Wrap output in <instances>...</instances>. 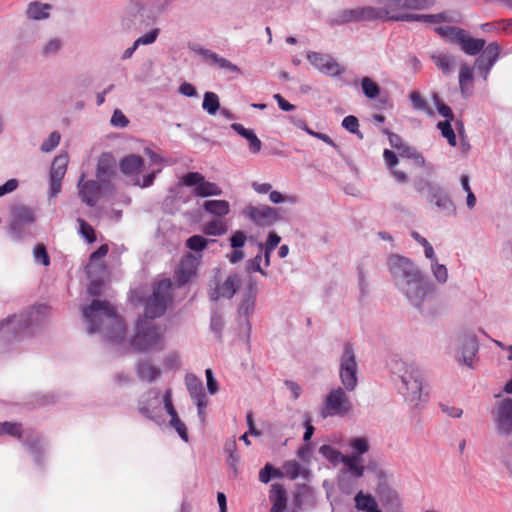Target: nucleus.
Returning a JSON list of instances; mask_svg holds the SVG:
<instances>
[{
	"label": "nucleus",
	"mask_w": 512,
	"mask_h": 512,
	"mask_svg": "<svg viewBox=\"0 0 512 512\" xmlns=\"http://www.w3.org/2000/svg\"><path fill=\"white\" fill-rule=\"evenodd\" d=\"M163 404L164 407L170 416V426L173 427L180 438L185 442H188V433L185 424L180 420L178 414L172 403V391L171 389H167L163 395Z\"/></svg>",
	"instance_id": "obj_21"
},
{
	"label": "nucleus",
	"mask_w": 512,
	"mask_h": 512,
	"mask_svg": "<svg viewBox=\"0 0 512 512\" xmlns=\"http://www.w3.org/2000/svg\"><path fill=\"white\" fill-rule=\"evenodd\" d=\"M185 382L192 400L206 396L202 381L195 375H186Z\"/></svg>",
	"instance_id": "obj_41"
},
{
	"label": "nucleus",
	"mask_w": 512,
	"mask_h": 512,
	"mask_svg": "<svg viewBox=\"0 0 512 512\" xmlns=\"http://www.w3.org/2000/svg\"><path fill=\"white\" fill-rule=\"evenodd\" d=\"M79 224V234L88 242L93 243L96 240L95 231L91 225L86 221L79 218L77 220Z\"/></svg>",
	"instance_id": "obj_56"
},
{
	"label": "nucleus",
	"mask_w": 512,
	"mask_h": 512,
	"mask_svg": "<svg viewBox=\"0 0 512 512\" xmlns=\"http://www.w3.org/2000/svg\"><path fill=\"white\" fill-rule=\"evenodd\" d=\"M108 253V246L102 245L95 252H93L90 256L89 264L86 267L87 274L92 277L97 272L104 271V264L102 262H98L101 258L105 257Z\"/></svg>",
	"instance_id": "obj_33"
},
{
	"label": "nucleus",
	"mask_w": 512,
	"mask_h": 512,
	"mask_svg": "<svg viewBox=\"0 0 512 512\" xmlns=\"http://www.w3.org/2000/svg\"><path fill=\"white\" fill-rule=\"evenodd\" d=\"M437 128L440 130L442 137L447 139V142L452 147H455L457 144L455 132L451 126V121L445 120L440 121L437 124Z\"/></svg>",
	"instance_id": "obj_51"
},
{
	"label": "nucleus",
	"mask_w": 512,
	"mask_h": 512,
	"mask_svg": "<svg viewBox=\"0 0 512 512\" xmlns=\"http://www.w3.org/2000/svg\"><path fill=\"white\" fill-rule=\"evenodd\" d=\"M391 371L400 378L402 385L422 379L418 367L413 362H407L402 359H393L390 364Z\"/></svg>",
	"instance_id": "obj_18"
},
{
	"label": "nucleus",
	"mask_w": 512,
	"mask_h": 512,
	"mask_svg": "<svg viewBox=\"0 0 512 512\" xmlns=\"http://www.w3.org/2000/svg\"><path fill=\"white\" fill-rule=\"evenodd\" d=\"M242 214L255 225L263 227L270 226L279 219L277 210L267 205H247Z\"/></svg>",
	"instance_id": "obj_13"
},
{
	"label": "nucleus",
	"mask_w": 512,
	"mask_h": 512,
	"mask_svg": "<svg viewBox=\"0 0 512 512\" xmlns=\"http://www.w3.org/2000/svg\"><path fill=\"white\" fill-rule=\"evenodd\" d=\"M161 409L160 392L151 389L141 396L138 402L139 412L148 419L156 421Z\"/></svg>",
	"instance_id": "obj_17"
},
{
	"label": "nucleus",
	"mask_w": 512,
	"mask_h": 512,
	"mask_svg": "<svg viewBox=\"0 0 512 512\" xmlns=\"http://www.w3.org/2000/svg\"><path fill=\"white\" fill-rule=\"evenodd\" d=\"M231 128L237 132L241 137L247 140L249 145V151L253 154H257L262 149V142L257 137L256 133L252 129L245 128L240 123H233Z\"/></svg>",
	"instance_id": "obj_31"
},
{
	"label": "nucleus",
	"mask_w": 512,
	"mask_h": 512,
	"mask_svg": "<svg viewBox=\"0 0 512 512\" xmlns=\"http://www.w3.org/2000/svg\"><path fill=\"white\" fill-rule=\"evenodd\" d=\"M405 400L413 407H418L425 401V395L422 393V379L412 381L400 388Z\"/></svg>",
	"instance_id": "obj_27"
},
{
	"label": "nucleus",
	"mask_w": 512,
	"mask_h": 512,
	"mask_svg": "<svg viewBox=\"0 0 512 512\" xmlns=\"http://www.w3.org/2000/svg\"><path fill=\"white\" fill-rule=\"evenodd\" d=\"M202 108L209 115H215L220 108L218 95L214 92H205L203 96Z\"/></svg>",
	"instance_id": "obj_48"
},
{
	"label": "nucleus",
	"mask_w": 512,
	"mask_h": 512,
	"mask_svg": "<svg viewBox=\"0 0 512 512\" xmlns=\"http://www.w3.org/2000/svg\"><path fill=\"white\" fill-rule=\"evenodd\" d=\"M110 123L113 127L125 128L129 124V120L121 110L115 109Z\"/></svg>",
	"instance_id": "obj_62"
},
{
	"label": "nucleus",
	"mask_w": 512,
	"mask_h": 512,
	"mask_svg": "<svg viewBox=\"0 0 512 512\" xmlns=\"http://www.w3.org/2000/svg\"><path fill=\"white\" fill-rule=\"evenodd\" d=\"M241 281L237 274L229 275L222 284L210 290V298L217 301L220 298H232L240 287Z\"/></svg>",
	"instance_id": "obj_20"
},
{
	"label": "nucleus",
	"mask_w": 512,
	"mask_h": 512,
	"mask_svg": "<svg viewBox=\"0 0 512 512\" xmlns=\"http://www.w3.org/2000/svg\"><path fill=\"white\" fill-rule=\"evenodd\" d=\"M61 136L58 132H52L49 137L41 144L42 152H50L56 148L60 143Z\"/></svg>",
	"instance_id": "obj_59"
},
{
	"label": "nucleus",
	"mask_w": 512,
	"mask_h": 512,
	"mask_svg": "<svg viewBox=\"0 0 512 512\" xmlns=\"http://www.w3.org/2000/svg\"><path fill=\"white\" fill-rule=\"evenodd\" d=\"M82 316L89 334L100 333L113 341L123 339L125 325L108 301L93 300L90 305L82 308Z\"/></svg>",
	"instance_id": "obj_2"
},
{
	"label": "nucleus",
	"mask_w": 512,
	"mask_h": 512,
	"mask_svg": "<svg viewBox=\"0 0 512 512\" xmlns=\"http://www.w3.org/2000/svg\"><path fill=\"white\" fill-rule=\"evenodd\" d=\"M163 404L164 407L170 416V426L173 427L180 438L185 442H188V433L185 424L180 420L178 414L172 403V391L171 389H167L163 395Z\"/></svg>",
	"instance_id": "obj_22"
},
{
	"label": "nucleus",
	"mask_w": 512,
	"mask_h": 512,
	"mask_svg": "<svg viewBox=\"0 0 512 512\" xmlns=\"http://www.w3.org/2000/svg\"><path fill=\"white\" fill-rule=\"evenodd\" d=\"M398 151L400 156L413 159L417 165L423 166L425 164L423 156L419 154L415 149L405 144L402 146V149Z\"/></svg>",
	"instance_id": "obj_57"
},
{
	"label": "nucleus",
	"mask_w": 512,
	"mask_h": 512,
	"mask_svg": "<svg viewBox=\"0 0 512 512\" xmlns=\"http://www.w3.org/2000/svg\"><path fill=\"white\" fill-rule=\"evenodd\" d=\"M436 31L442 35L450 38L461 46V49L468 55L474 56L482 51L486 45L484 39H476L470 37L463 29L456 27H437Z\"/></svg>",
	"instance_id": "obj_10"
},
{
	"label": "nucleus",
	"mask_w": 512,
	"mask_h": 512,
	"mask_svg": "<svg viewBox=\"0 0 512 512\" xmlns=\"http://www.w3.org/2000/svg\"><path fill=\"white\" fill-rule=\"evenodd\" d=\"M288 495L283 485L274 483L269 492L270 512H286Z\"/></svg>",
	"instance_id": "obj_25"
},
{
	"label": "nucleus",
	"mask_w": 512,
	"mask_h": 512,
	"mask_svg": "<svg viewBox=\"0 0 512 512\" xmlns=\"http://www.w3.org/2000/svg\"><path fill=\"white\" fill-rule=\"evenodd\" d=\"M409 99L412 103V106L415 110H418V111H423L427 114H432V111L431 109L429 108L427 102L425 101V99L420 95L419 92L417 91H412L410 94H409Z\"/></svg>",
	"instance_id": "obj_53"
},
{
	"label": "nucleus",
	"mask_w": 512,
	"mask_h": 512,
	"mask_svg": "<svg viewBox=\"0 0 512 512\" xmlns=\"http://www.w3.org/2000/svg\"><path fill=\"white\" fill-rule=\"evenodd\" d=\"M349 22H359L358 7L341 10L331 20L333 25H343Z\"/></svg>",
	"instance_id": "obj_46"
},
{
	"label": "nucleus",
	"mask_w": 512,
	"mask_h": 512,
	"mask_svg": "<svg viewBox=\"0 0 512 512\" xmlns=\"http://www.w3.org/2000/svg\"><path fill=\"white\" fill-rule=\"evenodd\" d=\"M474 74L473 69L466 63L462 64L459 71V87L461 94L468 97L472 94V85Z\"/></svg>",
	"instance_id": "obj_34"
},
{
	"label": "nucleus",
	"mask_w": 512,
	"mask_h": 512,
	"mask_svg": "<svg viewBox=\"0 0 512 512\" xmlns=\"http://www.w3.org/2000/svg\"><path fill=\"white\" fill-rule=\"evenodd\" d=\"M433 277L439 284H444L448 280V269L445 265L440 264L438 260L430 263Z\"/></svg>",
	"instance_id": "obj_52"
},
{
	"label": "nucleus",
	"mask_w": 512,
	"mask_h": 512,
	"mask_svg": "<svg viewBox=\"0 0 512 512\" xmlns=\"http://www.w3.org/2000/svg\"><path fill=\"white\" fill-rule=\"evenodd\" d=\"M181 183L185 186L194 187L193 193L200 197L220 196L222 189L215 183L206 181L204 176L198 172H189Z\"/></svg>",
	"instance_id": "obj_11"
},
{
	"label": "nucleus",
	"mask_w": 512,
	"mask_h": 512,
	"mask_svg": "<svg viewBox=\"0 0 512 512\" xmlns=\"http://www.w3.org/2000/svg\"><path fill=\"white\" fill-rule=\"evenodd\" d=\"M198 263V259L192 254L186 255L181 260L175 272V279L179 286L186 284L196 274Z\"/></svg>",
	"instance_id": "obj_24"
},
{
	"label": "nucleus",
	"mask_w": 512,
	"mask_h": 512,
	"mask_svg": "<svg viewBox=\"0 0 512 512\" xmlns=\"http://www.w3.org/2000/svg\"><path fill=\"white\" fill-rule=\"evenodd\" d=\"M355 507L363 512H381L378 508L376 500L370 495L359 491L355 498Z\"/></svg>",
	"instance_id": "obj_37"
},
{
	"label": "nucleus",
	"mask_w": 512,
	"mask_h": 512,
	"mask_svg": "<svg viewBox=\"0 0 512 512\" xmlns=\"http://www.w3.org/2000/svg\"><path fill=\"white\" fill-rule=\"evenodd\" d=\"M361 87L366 97L374 99L379 95L378 85L368 77H364L361 81Z\"/></svg>",
	"instance_id": "obj_54"
},
{
	"label": "nucleus",
	"mask_w": 512,
	"mask_h": 512,
	"mask_svg": "<svg viewBox=\"0 0 512 512\" xmlns=\"http://www.w3.org/2000/svg\"><path fill=\"white\" fill-rule=\"evenodd\" d=\"M69 159L67 153L56 156L52 162L50 170V178L63 179L68 165Z\"/></svg>",
	"instance_id": "obj_40"
},
{
	"label": "nucleus",
	"mask_w": 512,
	"mask_h": 512,
	"mask_svg": "<svg viewBox=\"0 0 512 512\" xmlns=\"http://www.w3.org/2000/svg\"><path fill=\"white\" fill-rule=\"evenodd\" d=\"M417 191L424 195L428 202L434 204L443 216H455L456 206L450 196L436 183L422 180L415 185Z\"/></svg>",
	"instance_id": "obj_7"
},
{
	"label": "nucleus",
	"mask_w": 512,
	"mask_h": 512,
	"mask_svg": "<svg viewBox=\"0 0 512 512\" xmlns=\"http://www.w3.org/2000/svg\"><path fill=\"white\" fill-rule=\"evenodd\" d=\"M115 174V160L107 153L102 154L97 163L96 178L103 183L104 191H113L114 187L110 180Z\"/></svg>",
	"instance_id": "obj_19"
},
{
	"label": "nucleus",
	"mask_w": 512,
	"mask_h": 512,
	"mask_svg": "<svg viewBox=\"0 0 512 512\" xmlns=\"http://www.w3.org/2000/svg\"><path fill=\"white\" fill-rule=\"evenodd\" d=\"M229 240L230 246L233 248V252L228 254L227 258L232 264H236L243 260L245 257V254L241 248L244 247L247 241V236L243 231L238 230L232 234Z\"/></svg>",
	"instance_id": "obj_30"
},
{
	"label": "nucleus",
	"mask_w": 512,
	"mask_h": 512,
	"mask_svg": "<svg viewBox=\"0 0 512 512\" xmlns=\"http://www.w3.org/2000/svg\"><path fill=\"white\" fill-rule=\"evenodd\" d=\"M225 230L226 229H225L224 224L219 220L211 221L210 223H208L206 225V228H205V232L208 235H213V236H220L225 233Z\"/></svg>",
	"instance_id": "obj_64"
},
{
	"label": "nucleus",
	"mask_w": 512,
	"mask_h": 512,
	"mask_svg": "<svg viewBox=\"0 0 512 512\" xmlns=\"http://www.w3.org/2000/svg\"><path fill=\"white\" fill-rule=\"evenodd\" d=\"M434 102L438 113L446 120L452 121L454 118L453 112L449 106H447L441 99L435 94Z\"/></svg>",
	"instance_id": "obj_60"
},
{
	"label": "nucleus",
	"mask_w": 512,
	"mask_h": 512,
	"mask_svg": "<svg viewBox=\"0 0 512 512\" xmlns=\"http://www.w3.org/2000/svg\"><path fill=\"white\" fill-rule=\"evenodd\" d=\"M359 367L355 349L350 342L342 346L339 357V379L348 392H353L358 386Z\"/></svg>",
	"instance_id": "obj_5"
},
{
	"label": "nucleus",
	"mask_w": 512,
	"mask_h": 512,
	"mask_svg": "<svg viewBox=\"0 0 512 512\" xmlns=\"http://www.w3.org/2000/svg\"><path fill=\"white\" fill-rule=\"evenodd\" d=\"M131 346L138 352L158 351L164 347L163 331L147 319H139Z\"/></svg>",
	"instance_id": "obj_4"
},
{
	"label": "nucleus",
	"mask_w": 512,
	"mask_h": 512,
	"mask_svg": "<svg viewBox=\"0 0 512 512\" xmlns=\"http://www.w3.org/2000/svg\"><path fill=\"white\" fill-rule=\"evenodd\" d=\"M36 220L34 210L24 205H18L11 210L10 231L14 238H20L22 226L33 224Z\"/></svg>",
	"instance_id": "obj_16"
},
{
	"label": "nucleus",
	"mask_w": 512,
	"mask_h": 512,
	"mask_svg": "<svg viewBox=\"0 0 512 512\" xmlns=\"http://www.w3.org/2000/svg\"><path fill=\"white\" fill-rule=\"evenodd\" d=\"M143 159L138 155H129L120 162V169L126 175L138 174L143 167Z\"/></svg>",
	"instance_id": "obj_38"
},
{
	"label": "nucleus",
	"mask_w": 512,
	"mask_h": 512,
	"mask_svg": "<svg viewBox=\"0 0 512 512\" xmlns=\"http://www.w3.org/2000/svg\"><path fill=\"white\" fill-rule=\"evenodd\" d=\"M382 502L388 512H402V500L397 492L388 490L382 494Z\"/></svg>",
	"instance_id": "obj_43"
},
{
	"label": "nucleus",
	"mask_w": 512,
	"mask_h": 512,
	"mask_svg": "<svg viewBox=\"0 0 512 512\" xmlns=\"http://www.w3.org/2000/svg\"><path fill=\"white\" fill-rule=\"evenodd\" d=\"M349 447L352 451L350 456L363 457L369 451V442L365 437L352 438L349 441Z\"/></svg>",
	"instance_id": "obj_49"
},
{
	"label": "nucleus",
	"mask_w": 512,
	"mask_h": 512,
	"mask_svg": "<svg viewBox=\"0 0 512 512\" xmlns=\"http://www.w3.org/2000/svg\"><path fill=\"white\" fill-rule=\"evenodd\" d=\"M344 470L354 478H361L365 472L363 457L345 455L342 462Z\"/></svg>",
	"instance_id": "obj_32"
},
{
	"label": "nucleus",
	"mask_w": 512,
	"mask_h": 512,
	"mask_svg": "<svg viewBox=\"0 0 512 512\" xmlns=\"http://www.w3.org/2000/svg\"><path fill=\"white\" fill-rule=\"evenodd\" d=\"M501 53V46L497 42H491L484 47L482 55L478 58L481 62L495 65Z\"/></svg>",
	"instance_id": "obj_45"
},
{
	"label": "nucleus",
	"mask_w": 512,
	"mask_h": 512,
	"mask_svg": "<svg viewBox=\"0 0 512 512\" xmlns=\"http://www.w3.org/2000/svg\"><path fill=\"white\" fill-rule=\"evenodd\" d=\"M431 59L439 70L445 75L453 72L455 66V57L443 52L433 53Z\"/></svg>",
	"instance_id": "obj_35"
},
{
	"label": "nucleus",
	"mask_w": 512,
	"mask_h": 512,
	"mask_svg": "<svg viewBox=\"0 0 512 512\" xmlns=\"http://www.w3.org/2000/svg\"><path fill=\"white\" fill-rule=\"evenodd\" d=\"M308 474V470L295 460L287 461L281 469L275 470V478L287 477L294 480L299 477L307 478Z\"/></svg>",
	"instance_id": "obj_29"
},
{
	"label": "nucleus",
	"mask_w": 512,
	"mask_h": 512,
	"mask_svg": "<svg viewBox=\"0 0 512 512\" xmlns=\"http://www.w3.org/2000/svg\"><path fill=\"white\" fill-rule=\"evenodd\" d=\"M319 453L334 466L341 463L345 456L330 445H322L319 448Z\"/></svg>",
	"instance_id": "obj_50"
},
{
	"label": "nucleus",
	"mask_w": 512,
	"mask_h": 512,
	"mask_svg": "<svg viewBox=\"0 0 512 512\" xmlns=\"http://www.w3.org/2000/svg\"><path fill=\"white\" fill-rule=\"evenodd\" d=\"M44 316L38 308L25 310L0 320V332H7L17 340L34 336L42 327Z\"/></svg>",
	"instance_id": "obj_3"
},
{
	"label": "nucleus",
	"mask_w": 512,
	"mask_h": 512,
	"mask_svg": "<svg viewBox=\"0 0 512 512\" xmlns=\"http://www.w3.org/2000/svg\"><path fill=\"white\" fill-rule=\"evenodd\" d=\"M307 59L319 72L327 76H339L344 71L341 65L329 54L308 52Z\"/></svg>",
	"instance_id": "obj_15"
},
{
	"label": "nucleus",
	"mask_w": 512,
	"mask_h": 512,
	"mask_svg": "<svg viewBox=\"0 0 512 512\" xmlns=\"http://www.w3.org/2000/svg\"><path fill=\"white\" fill-rule=\"evenodd\" d=\"M384 17H386L384 5L379 9L371 6L358 7L359 21H372Z\"/></svg>",
	"instance_id": "obj_44"
},
{
	"label": "nucleus",
	"mask_w": 512,
	"mask_h": 512,
	"mask_svg": "<svg viewBox=\"0 0 512 512\" xmlns=\"http://www.w3.org/2000/svg\"><path fill=\"white\" fill-rule=\"evenodd\" d=\"M51 6L40 2H31L28 5L26 14L29 19L40 21L47 19L50 15Z\"/></svg>",
	"instance_id": "obj_39"
},
{
	"label": "nucleus",
	"mask_w": 512,
	"mask_h": 512,
	"mask_svg": "<svg viewBox=\"0 0 512 512\" xmlns=\"http://www.w3.org/2000/svg\"><path fill=\"white\" fill-rule=\"evenodd\" d=\"M172 283L169 279H164L156 283L153 287L152 294L148 297L145 304L144 318L152 320L153 318L162 316L172 301Z\"/></svg>",
	"instance_id": "obj_6"
},
{
	"label": "nucleus",
	"mask_w": 512,
	"mask_h": 512,
	"mask_svg": "<svg viewBox=\"0 0 512 512\" xmlns=\"http://www.w3.org/2000/svg\"><path fill=\"white\" fill-rule=\"evenodd\" d=\"M479 344L473 333H462L451 338L448 350L455 359L469 367H472L473 359L478 352Z\"/></svg>",
	"instance_id": "obj_8"
},
{
	"label": "nucleus",
	"mask_w": 512,
	"mask_h": 512,
	"mask_svg": "<svg viewBox=\"0 0 512 512\" xmlns=\"http://www.w3.org/2000/svg\"><path fill=\"white\" fill-rule=\"evenodd\" d=\"M391 20H397V21H416V22H422L425 24H435L444 22L447 20V17L445 14H412V13H399L398 15H391Z\"/></svg>",
	"instance_id": "obj_28"
},
{
	"label": "nucleus",
	"mask_w": 512,
	"mask_h": 512,
	"mask_svg": "<svg viewBox=\"0 0 512 512\" xmlns=\"http://www.w3.org/2000/svg\"><path fill=\"white\" fill-rule=\"evenodd\" d=\"M79 196L88 206H94L102 196L111 194L113 191H104L103 183L98 180H84L82 175L78 181Z\"/></svg>",
	"instance_id": "obj_14"
},
{
	"label": "nucleus",
	"mask_w": 512,
	"mask_h": 512,
	"mask_svg": "<svg viewBox=\"0 0 512 512\" xmlns=\"http://www.w3.org/2000/svg\"><path fill=\"white\" fill-rule=\"evenodd\" d=\"M63 42L60 38L53 37L48 39L41 48V54L45 58L56 56L62 49Z\"/></svg>",
	"instance_id": "obj_47"
},
{
	"label": "nucleus",
	"mask_w": 512,
	"mask_h": 512,
	"mask_svg": "<svg viewBox=\"0 0 512 512\" xmlns=\"http://www.w3.org/2000/svg\"><path fill=\"white\" fill-rule=\"evenodd\" d=\"M256 294L257 285L254 281H251L248 285V291L243 295V298L238 308L239 315L245 317L246 324L248 326V318L253 314L255 309Z\"/></svg>",
	"instance_id": "obj_26"
},
{
	"label": "nucleus",
	"mask_w": 512,
	"mask_h": 512,
	"mask_svg": "<svg viewBox=\"0 0 512 512\" xmlns=\"http://www.w3.org/2000/svg\"><path fill=\"white\" fill-rule=\"evenodd\" d=\"M342 126L347 130L349 131L350 133L352 134H356L358 137L362 138L363 135L360 133L359 131V122H358V119L353 116V115H349V116H346L343 120H342Z\"/></svg>",
	"instance_id": "obj_58"
},
{
	"label": "nucleus",
	"mask_w": 512,
	"mask_h": 512,
	"mask_svg": "<svg viewBox=\"0 0 512 512\" xmlns=\"http://www.w3.org/2000/svg\"><path fill=\"white\" fill-rule=\"evenodd\" d=\"M347 392L343 386L332 388L324 398L320 409L321 416L327 418L347 415L352 409Z\"/></svg>",
	"instance_id": "obj_9"
},
{
	"label": "nucleus",
	"mask_w": 512,
	"mask_h": 512,
	"mask_svg": "<svg viewBox=\"0 0 512 512\" xmlns=\"http://www.w3.org/2000/svg\"><path fill=\"white\" fill-rule=\"evenodd\" d=\"M187 246L194 251H202L207 246V240L203 236L194 235L187 240Z\"/></svg>",
	"instance_id": "obj_63"
},
{
	"label": "nucleus",
	"mask_w": 512,
	"mask_h": 512,
	"mask_svg": "<svg viewBox=\"0 0 512 512\" xmlns=\"http://www.w3.org/2000/svg\"><path fill=\"white\" fill-rule=\"evenodd\" d=\"M161 374V370L150 361H141L137 365V375L142 381L153 382Z\"/></svg>",
	"instance_id": "obj_36"
},
{
	"label": "nucleus",
	"mask_w": 512,
	"mask_h": 512,
	"mask_svg": "<svg viewBox=\"0 0 512 512\" xmlns=\"http://www.w3.org/2000/svg\"><path fill=\"white\" fill-rule=\"evenodd\" d=\"M269 199L274 204H280V203H289V204H295L297 202V198L293 195H286L284 196L278 191H270Z\"/></svg>",
	"instance_id": "obj_61"
},
{
	"label": "nucleus",
	"mask_w": 512,
	"mask_h": 512,
	"mask_svg": "<svg viewBox=\"0 0 512 512\" xmlns=\"http://www.w3.org/2000/svg\"><path fill=\"white\" fill-rule=\"evenodd\" d=\"M381 4L385 6L386 18L390 19L391 15H398L396 13L400 9H426L429 7L427 0H380Z\"/></svg>",
	"instance_id": "obj_23"
},
{
	"label": "nucleus",
	"mask_w": 512,
	"mask_h": 512,
	"mask_svg": "<svg viewBox=\"0 0 512 512\" xmlns=\"http://www.w3.org/2000/svg\"><path fill=\"white\" fill-rule=\"evenodd\" d=\"M160 28H153L142 36L138 37L135 42L136 46H147L156 42L160 35Z\"/></svg>",
	"instance_id": "obj_55"
},
{
	"label": "nucleus",
	"mask_w": 512,
	"mask_h": 512,
	"mask_svg": "<svg viewBox=\"0 0 512 512\" xmlns=\"http://www.w3.org/2000/svg\"><path fill=\"white\" fill-rule=\"evenodd\" d=\"M203 209L216 216H225L230 211V205L226 200H208L204 202Z\"/></svg>",
	"instance_id": "obj_42"
},
{
	"label": "nucleus",
	"mask_w": 512,
	"mask_h": 512,
	"mask_svg": "<svg viewBox=\"0 0 512 512\" xmlns=\"http://www.w3.org/2000/svg\"><path fill=\"white\" fill-rule=\"evenodd\" d=\"M496 430L499 434L507 436L512 433V399L504 398L497 402L492 411Z\"/></svg>",
	"instance_id": "obj_12"
},
{
	"label": "nucleus",
	"mask_w": 512,
	"mask_h": 512,
	"mask_svg": "<svg viewBox=\"0 0 512 512\" xmlns=\"http://www.w3.org/2000/svg\"><path fill=\"white\" fill-rule=\"evenodd\" d=\"M387 266L396 287L411 305L421 309L430 296V285L418 266L410 258L398 254L389 256Z\"/></svg>",
	"instance_id": "obj_1"
}]
</instances>
